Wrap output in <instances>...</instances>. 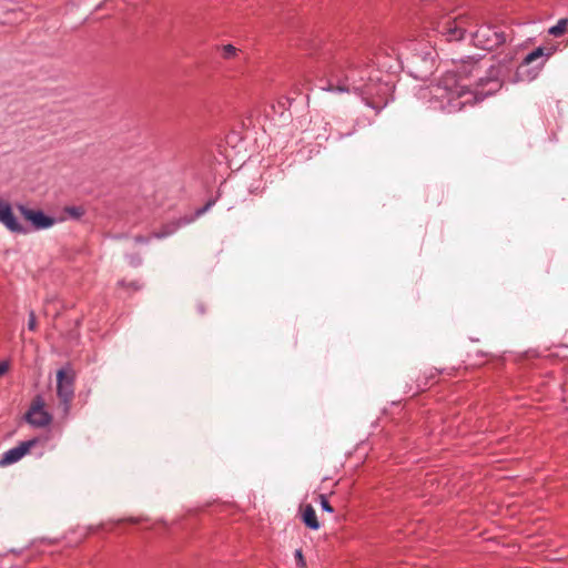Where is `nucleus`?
<instances>
[{
    "label": "nucleus",
    "mask_w": 568,
    "mask_h": 568,
    "mask_svg": "<svg viewBox=\"0 0 568 568\" xmlns=\"http://www.w3.org/2000/svg\"><path fill=\"white\" fill-rule=\"evenodd\" d=\"M312 54L315 58L312 73L321 90L356 93L376 113L387 105L390 85L372 75L371 59H364L357 50L335 48L332 43L314 47Z\"/></svg>",
    "instance_id": "f257e3e1"
},
{
    "label": "nucleus",
    "mask_w": 568,
    "mask_h": 568,
    "mask_svg": "<svg viewBox=\"0 0 568 568\" xmlns=\"http://www.w3.org/2000/svg\"><path fill=\"white\" fill-rule=\"evenodd\" d=\"M493 57H467L453 70H447L429 89V104L446 113L460 111L475 104L503 87V77L508 71L505 62L491 63Z\"/></svg>",
    "instance_id": "f03ea898"
},
{
    "label": "nucleus",
    "mask_w": 568,
    "mask_h": 568,
    "mask_svg": "<svg viewBox=\"0 0 568 568\" xmlns=\"http://www.w3.org/2000/svg\"><path fill=\"white\" fill-rule=\"evenodd\" d=\"M436 59L437 51L429 43L413 41L405 58V67L413 78L425 81L435 72Z\"/></svg>",
    "instance_id": "7ed1b4c3"
},
{
    "label": "nucleus",
    "mask_w": 568,
    "mask_h": 568,
    "mask_svg": "<svg viewBox=\"0 0 568 568\" xmlns=\"http://www.w3.org/2000/svg\"><path fill=\"white\" fill-rule=\"evenodd\" d=\"M556 52V47H538L529 52L515 72V82H531L536 80L545 68L549 58Z\"/></svg>",
    "instance_id": "20e7f679"
},
{
    "label": "nucleus",
    "mask_w": 568,
    "mask_h": 568,
    "mask_svg": "<svg viewBox=\"0 0 568 568\" xmlns=\"http://www.w3.org/2000/svg\"><path fill=\"white\" fill-rule=\"evenodd\" d=\"M75 371L70 363L57 372V396L64 416H68L74 398Z\"/></svg>",
    "instance_id": "39448f33"
},
{
    "label": "nucleus",
    "mask_w": 568,
    "mask_h": 568,
    "mask_svg": "<svg viewBox=\"0 0 568 568\" xmlns=\"http://www.w3.org/2000/svg\"><path fill=\"white\" fill-rule=\"evenodd\" d=\"M507 40L506 33L498 27L483 24L471 32V41L475 47L491 51L504 44Z\"/></svg>",
    "instance_id": "423d86ee"
},
{
    "label": "nucleus",
    "mask_w": 568,
    "mask_h": 568,
    "mask_svg": "<svg viewBox=\"0 0 568 568\" xmlns=\"http://www.w3.org/2000/svg\"><path fill=\"white\" fill-rule=\"evenodd\" d=\"M432 23L434 31L440 34L447 42L460 41L465 38L464 18L444 17L442 20Z\"/></svg>",
    "instance_id": "0eeeda50"
},
{
    "label": "nucleus",
    "mask_w": 568,
    "mask_h": 568,
    "mask_svg": "<svg viewBox=\"0 0 568 568\" xmlns=\"http://www.w3.org/2000/svg\"><path fill=\"white\" fill-rule=\"evenodd\" d=\"M44 406L45 403L42 395H36L24 414V420L34 427H45L51 424L52 415L44 409Z\"/></svg>",
    "instance_id": "6e6552de"
},
{
    "label": "nucleus",
    "mask_w": 568,
    "mask_h": 568,
    "mask_svg": "<svg viewBox=\"0 0 568 568\" xmlns=\"http://www.w3.org/2000/svg\"><path fill=\"white\" fill-rule=\"evenodd\" d=\"M37 443L38 438L21 442L18 446L9 449L2 455L0 466H7L19 462L32 447L37 445Z\"/></svg>",
    "instance_id": "1a4fd4ad"
},
{
    "label": "nucleus",
    "mask_w": 568,
    "mask_h": 568,
    "mask_svg": "<svg viewBox=\"0 0 568 568\" xmlns=\"http://www.w3.org/2000/svg\"><path fill=\"white\" fill-rule=\"evenodd\" d=\"M0 222L13 233H27L28 229L18 222L11 205L0 197Z\"/></svg>",
    "instance_id": "9d476101"
},
{
    "label": "nucleus",
    "mask_w": 568,
    "mask_h": 568,
    "mask_svg": "<svg viewBox=\"0 0 568 568\" xmlns=\"http://www.w3.org/2000/svg\"><path fill=\"white\" fill-rule=\"evenodd\" d=\"M22 215L29 221L36 230H43L52 226L55 220L40 210H32L20 206Z\"/></svg>",
    "instance_id": "9b49d317"
},
{
    "label": "nucleus",
    "mask_w": 568,
    "mask_h": 568,
    "mask_svg": "<svg viewBox=\"0 0 568 568\" xmlns=\"http://www.w3.org/2000/svg\"><path fill=\"white\" fill-rule=\"evenodd\" d=\"M301 511V519L302 523L311 530H317L321 527V524L317 519L315 509L311 504L301 505L300 507Z\"/></svg>",
    "instance_id": "f8f14e48"
},
{
    "label": "nucleus",
    "mask_w": 568,
    "mask_h": 568,
    "mask_svg": "<svg viewBox=\"0 0 568 568\" xmlns=\"http://www.w3.org/2000/svg\"><path fill=\"white\" fill-rule=\"evenodd\" d=\"M191 220L175 221L162 225L159 231H153L149 237L164 239L172 235L182 224H187Z\"/></svg>",
    "instance_id": "ddd939ff"
},
{
    "label": "nucleus",
    "mask_w": 568,
    "mask_h": 568,
    "mask_svg": "<svg viewBox=\"0 0 568 568\" xmlns=\"http://www.w3.org/2000/svg\"><path fill=\"white\" fill-rule=\"evenodd\" d=\"M568 26V18H561L557 21V23L549 28L548 33L554 37H560L562 36Z\"/></svg>",
    "instance_id": "4468645a"
},
{
    "label": "nucleus",
    "mask_w": 568,
    "mask_h": 568,
    "mask_svg": "<svg viewBox=\"0 0 568 568\" xmlns=\"http://www.w3.org/2000/svg\"><path fill=\"white\" fill-rule=\"evenodd\" d=\"M237 49L232 44H226L222 47V57L224 59H231L235 57Z\"/></svg>",
    "instance_id": "2eb2a0df"
},
{
    "label": "nucleus",
    "mask_w": 568,
    "mask_h": 568,
    "mask_svg": "<svg viewBox=\"0 0 568 568\" xmlns=\"http://www.w3.org/2000/svg\"><path fill=\"white\" fill-rule=\"evenodd\" d=\"M294 557L297 568H307L306 560L304 558L302 549H296Z\"/></svg>",
    "instance_id": "dca6fc26"
},
{
    "label": "nucleus",
    "mask_w": 568,
    "mask_h": 568,
    "mask_svg": "<svg viewBox=\"0 0 568 568\" xmlns=\"http://www.w3.org/2000/svg\"><path fill=\"white\" fill-rule=\"evenodd\" d=\"M318 499H320V504H321V507L324 511H327V513H334V508L333 506L329 504L327 497L323 494H321L318 496Z\"/></svg>",
    "instance_id": "f3484780"
},
{
    "label": "nucleus",
    "mask_w": 568,
    "mask_h": 568,
    "mask_svg": "<svg viewBox=\"0 0 568 568\" xmlns=\"http://www.w3.org/2000/svg\"><path fill=\"white\" fill-rule=\"evenodd\" d=\"M118 285L121 286V287H124V288H131L133 291H139L141 290V285L135 282V281H132V282H126L125 280H121L118 282Z\"/></svg>",
    "instance_id": "a211bd4d"
},
{
    "label": "nucleus",
    "mask_w": 568,
    "mask_h": 568,
    "mask_svg": "<svg viewBox=\"0 0 568 568\" xmlns=\"http://www.w3.org/2000/svg\"><path fill=\"white\" fill-rule=\"evenodd\" d=\"M67 212L74 219H79L83 215L84 210L81 206H70Z\"/></svg>",
    "instance_id": "6ab92c4d"
},
{
    "label": "nucleus",
    "mask_w": 568,
    "mask_h": 568,
    "mask_svg": "<svg viewBox=\"0 0 568 568\" xmlns=\"http://www.w3.org/2000/svg\"><path fill=\"white\" fill-rule=\"evenodd\" d=\"M28 328L30 331L37 329V316L33 310L29 312Z\"/></svg>",
    "instance_id": "aec40b11"
},
{
    "label": "nucleus",
    "mask_w": 568,
    "mask_h": 568,
    "mask_svg": "<svg viewBox=\"0 0 568 568\" xmlns=\"http://www.w3.org/2000/svg\"><path fill=\"white\" fill-rule=\"evenodd\" d=\"M215 203L214 200H210L206 202V204L195 211V217L201 216L204 214L213 204Z\"/></svg>",
    "instance_id": "412c9836"
},
{
    "label": "nucleus",
    "mask_w": 568,
    "mask_h": 568,
    "mask_svg": "<svg viewBox=\"0 0 568 568\" xmlns=\"http://www.w3.org/2000/svg\"><path fill=\"white\" fill-rule=\"evenodd\" d=\"M10 368V365L7 361L0 362V377H2Z\"/></svg>",
    "instance_id": "4be33fe9"
},
{
    "label": "nucleus",
    "mask_w": 568,
    "mask_h": 568,
    "mask_svg": "<svg viewBox=\"0 0 568 568\" xmlns=\"http://www.w3.org/2000/svg\"><path fill=\"white\" fill-rule=\"evenodd\" d=\"M145 241L143 237L139 236L136 237V243L143 244Z\"/></svg>",
    "instance_id": "5701e85b"
},
{
    "label": "nucleus",
    "mask_w": 568,
    "mask_h": 568,
    "mask_svg": "<svg viewBox=\"0 0 568 568\" xmlns=\"http://www.w3.org/2000/svg\"><path fill=\"white\" fill-rule=\"evenodd\" d=\"M80 325H81V320H80V318H78V320L75 321V326H80Z\"/></svg>",
    "instance_id": "b1692460"
}]
</instances>
